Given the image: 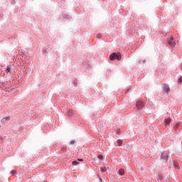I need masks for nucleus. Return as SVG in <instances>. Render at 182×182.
I'll list each match as a JSON object with an SVG mask.
<instances>
[{"label": "nucleus", "instance_id": "15", "mask_svg": "<svg viewBox=\"0 0 182 182\" xmlns=\"http://www.w3.org/2000/svg\"><path fill=\"white\" fill-rule=\"evenodd\" d=\"M63 18H64V19H70V16L68 14H63Z\"/></svg>", "mask_w": 182, "mask_h": 182}, {"label": "nucleus", "instance_id": "34", "mask_svg": "<svg viewBox=\"0 0 182 182\" xmlns=\"http://www.w3.org/2000/svg\"><path fill=\"white\" fill-rule=\"evenodd\" d=\"M44 182H48V181H45Z\"/></svg>", "mask_w": 182, "mask_h": 182}, {"label": "nucleus", "instance_id": "25", "mask_svg": "<svg viewBox=\"0 0 182 182\" xmlns=\"http://www.w3.org/2000/svg\"><path fill=\"white\" fill-rule=\"evenodd\" d=\"M178 83H182V76L179 77Z\"/></svg>", "mask_w": 182, "mask_h": 182}, {"label": "nucleus", "instance_id": "10", "mask_svg": "<svg viewBox=\"0 0 182 182\" xmlns=\"http://www.w3.org/2000/svg\"><path fill=\"white\" fill-rule=\"evenodd\" d=\"M11 68H12V65H7V67L6 68V72L7 73H11Z\"/></svg>", "mask_w": 182, "mask_h": 182}, {"label": "nucleus", "instance_id": "32", "mask_svg": "<svg viewBox=\"0 0 182 182\" xmlns=\"http://www.w3.org/2000/svg\"><path fill=\"white\" fill-rule=\"evenodd\" d=\"M12 90H14V88L11 89L10 92H12Z\"/></svg>", "mask_w": 182, "mask_h": 182}, {"label": "nucleus", "instance_id": "14", "mask_svg": "<svg viewBox=\"0 0 182 182\" xmlns=\"http://www.w3.org/2000/svg\"><path fill=\"white\" fill-rule=\"evenodd\" d=\"M80 163H79V161L77 160H75L72 162V165L73 166H79Z\"/></svg>", "mask_w": 182, "mask_h": 182}, {"label": "nucleus", "instance_id": "6", "mask_svg": "<svg viewBox=\"0 0 182 182\" xmlns=\"http://www.w3.org/2000/svg\"><path fill=\"white\" fill-rule=\"evenodd\" d=\"M163 90L164 92H166L167 95H168V93H170V87L168 86V85L164 84Z\"/></svg>", "mask_w": 182, "mask_h": 182}, {"label": "nucleus", "instance_id": "28", "mask_svg": "<svg viewBox=\"0 0 182 182\" xmlns=\"http://www.w3.org/2000/svg\"><path fill=\"white\" fill-rule=\"evenodd\" d=\"M22 54L25 56L26 55V53L24 51V52H22Z\"/></svg>", "mask_w": 182, "mask_h": 182}, {"label": "nucleus", "instance_id": "2", "mask_svg": "<svg viewBox=\"0 0 182 182\" xmlns=\"http://www.w3.org/2000/svg\"><path fill=\"white\" fill-rule=\"evenodd\" d=\"M168 45H169V46H171L172 49L176 46V40L174 39V37H173V36H171L169 40L168 41Z\"/></svg>", "mask_w": 182, "mask_h": 182}, {"label": "nucleus", "instance_id": "16", "mask_svg": "<svg viewBox=\"0 0 182 182\" xmlns=\"http://www.w3.org/2000/svg\"><path fill=\"white\" fill-rule=\"evenodd\" d=\"M173 166H174L175 168L180 170V166L177 164V163L173 162Z\"/></svg>", "mask_w": 182, "mask_h": 182}, {"label": "nucleus", "instance_id": "24", "mask_svg": "<svg viewBox=\"0 0 182 182\" xmlns=\"http://www.w3.org/2000/svg\"><path fill=\"white\" fill-rule=\"evenodd\" d=\"M97 39H100L102 38V33H98L97 35Z\"/></svg>", "mask_w": 182, "mask_h": 182}, {"label": "nucleus", "instance_id": "3", "mask_svg": "<svg viewBox=\"0 0 182 182\" xmlns=\"http://www.w3.org/2000/svg\"><path fill=\"white\" fill-rule=\"evenodd\" d=\"M161 159L162 160H165V161H167L168 160V151H164L161 154Z\"/></svg>", "mask_w": 182, "mask_h": 182}, {"label": "nucleus", "instance_id": "35", "mask_svg": "<svg viewBox=\"0 0 182 182\" xmlns=\"http://www.w3.org/2000/svg\"><path fill=\"white\" fill-rule=\"evenodd\" d=\"M63 150H65V149H63Z\"/></svg>", "mask_w": 182, "mask_h": 182}, {"label": "nucleus", "instance_id": "18", "mask_svg": "<svg viewBox=\"0 0 182 182\" xmlns=\"http://www.w3.org/2000/svg\"><path fill=\"white\" fill-rule=\"evenodd\" d=\"M73 84L74 85V86H75V87H77V80H74L73 81Z\"/></svg>", "mask_w": 182, "mask_h": 182}, {"label": "nucleus", "instance_id": "30", "mask_svg": "<svg viewBox=\"0 0 182 182\" xmlns=\"http://www.w3.org/2000/svg\"><path fill=\"white\" fill-rule=\"evenodd\" d=\"M100 182H102V178H99Z\"/></svg>", "mask_w": 182, "mask_h": 182}, {"label": "nucleus", "instance_id": "20", "mask_svg": "<svg viewBox=\"0 0 182 182\" xmlns=\"http://www.w3.org/2000/svg\"><path fill=\"white\" fill-rule=\"evenodd\" d=\"M97 159H99V160H103V156L101 155V154H99V155L97 156Z\"/></svg>", "mask_w": 182, "mask_h": 182}, {"label": "nucleus", "instance_id": "31", "mask_svg": "<svg viewBox=\"0 0 182 182\" xmlns=\"http://www.w3.org/2000/svg\"><path fill=\"white\" fill-rule=\"evenodd\" d=\"M142 62L143 63H146V60H144Z\"/></svg>", "mask_w": 182, "mask_h": 182}, {"label": "nucleus", "instance_id": "29", "mask_svg": "<svg viewBox=\"0 0 182 182\" xmlns=\"http://www.w3.org/2000/svg\"><path fill=\"white\" fill-rule=\"evenodd\" d=\"M11 4H15V0H11Z\"/></svg>", "mask_w": 182, "mask_h": 182}, {"label": "nucleus", "instance_id": "13", "mask_svg": "<svg viewBox=\"0 0 182 182\" xmlns=\"http://www.w3.org/2000/svg\"><path fill=\"white\" fill-rule=\"evenodd\" d=\"M118 173H119V176H124V169H123V168L119 169Z\"/></svg>", "mask_w": 182, "mask_h": 182}, {"label": "nucleus", "instance_id": "4", "mask_svg": "<svg viewBox=\"0 0 182 182\" xmlns=\"http://www.w3.org/2000/svg\"><path fill=\"white\" fill-rule=\"evenodd\" d=\"M136 107L137 110H141L144 107V104L141 101H137L136 103Z\"/></svg>", "mask_w": 182, "mask_h": 182}, {"label": "nucleus", "instance_id": "12", "mask_svg": "<svg viewBox=\"0 0 182 182\" xmlns=\"http://www.w3.org/2000/svg\"><path fill=\"white\" fill-rule=\"evenodd\" d=\"M83 67L85 69H89V68H90V64L87 63H83Z\"/></svg>", "mask_w": 182, "mask_h": 182}, {"label": "nucleus", "instance_id": "7", "mask_svg": "<svg viewBox=\"0 0 182 182\" xmlns=\"http://www.w3.org/2000/svg\"><path fill=\"white\" fill-rule=\"evenodd\" d=\"M11 120V117H6L3 119H1V122L3 124H5V123H6V122Z\"/></svg>", "mask_w": 182, "mask_h": 182}, {"label": "nucleus", "instance_id": "5", "mask_svg": "<svg viewBox=\"0 0 182 182\" xmlns=\"http://www.w3.org/2000/svg\"><path fill=\"white\" fill-rule=\"evenodd\" d=\"M67 114L69 117H73L76 115V112L73 111V109H68L67 111Z\"/></svg>", "mask_w": 182, "mask_h": 182}, {"label": "nucleus", "instance_id": "21", "mask_svg": "<svg viewBox=\"0 0 182 182\" xmlns=\"http://www.w3.org/2000/svg\"><path fill=\"white\" fill-rule=\"evenodd\" d=\"M11 174H12V176H16V170H12Z\"/></svg>", "mask_w": 182, "mask_h": 182}, {"label": "nucleus", "instance_id": "1", "mask_svg": "<svg viewBox=\"0 0 182 182\" xmlns=\"http://www.w3.org/2000/svg\"><path fill=\"white\" fill-rule=\"evenodd\" d=\"M109 60H122V53H120L119 52L112 53L109 55Z\"/></svg>", "mask_w": 182, "mask_h": 182}, {"label": "nucleus", "instance_id": "8", "mask_svg": "<svg viewBox=\"0 0 182 182\" xmlns=\"http://www.w3.org/2000/svg\"><path fill=\"white\" fill-rule=\"evenodd\" d=\"M164 123H165L166 126H168V124H170V123H171V118H166L164 119Z\"/></svg>", "mask_w": 182, "mask_h": 182}, {"label": "nucleus", "instance_id": "11", "mask_svg": "<svg viewBox=\"0 0 182 182\" xmlns=\"http://www.w3.org/2000/svg\"><path fill=\"white\" fill-rule=\"evenodd\" d=\"M107 168H109V167H105V166H104V167H101L100 168V171H101V173H106V171H107Z\"/></svg>", "mask_w": 182, "mask_h": 182}, {"label": "nucleus", "instance_id": "26", "mask_svg": "<svg viewBox=\"0 0 182 182\" xmlns=\"http://www.w3.org/2000/svg\"><path fill=\"white\" fill-rule=\"evenodd\" d=\"M77 161L78 163H79V161H83V159H77Z\"/></svg>", "mask_w": 182, "mask_h": 182}, {"label": "nucleus", "instance_id": "17", "mask_svg": "<svg viewBox=\"0 0 182 182\" xmlns=\"http://www.w3.org/2000/svg\"><path fill=\"white\" fill-rule=\"evenodd\" d=\"M117 143L119 146H120L121 144H123V141L122 139H118Z\"/></svg>", "mask_w": 182, "mask_h": 182}, {"label": "nucleus", "instance_id": "23", "mask_svg": "<svg viewBox=\"0 0 182 182\" xmlns=\"http://www.w3.org/2000/svg\"><path fill=\"white\" fill-rule=\"evenodd\" d=\"M75 143H76V141H75V140H71V141H70L69 144L73 145V144H75Z\"/></svg>", "mask_w": 182, "mask_h": 182}, {"label": "nucleus", "instance_id": "27", "mask_svg": "<svg viewBox=\"0 0 182 182\" xmlns=\"http://www.w3.org/2000/svg\"><path fill=\"white\" fill-rule=\"evenodd\" d=\"M1 85H2V86H4V87H5V86H6V84L5 82H2Z\"/></svg>", "mask_w": 182, "mask_h": 182}, {"label": "nucleus", "instance_id": "22", "mask_svg": "<svg viewBox=\"0 0 182 182\" xmlns=\"http://www.w3.org/2000/svg\"><path fill=\"white\" fill-rule=\"evenodd\" d=\"M158 178H159V182L161 181V180H163V176L159 175Z\"/></svg>", "mask_w": 182, "mask_h": 182}, {"label": "nucleus", "instance_id": "33", "mask_svg": "<svg viewBox=\"0 0 182 182\" xmlns=\"http://www.w3.org/2000/svg\"><path fill=\"white\" fill-rule=\"evenodd\" d=\"M119 131L117 132V134H119Z\"/></svg>", "mask_w": 182, "mask_h": 182}, {"label": "nucleus", "instance_id": "19", "mask_svg": "<svg viewBox=\"0 0 182 182\" xmlns=\"http://www.w3.org/2000/svg\"><path fill=\"white\" fill-rule=\"evenodd\" d=\"M178 127H180V124H176L174 126L175 130L178 129Z\"/></svg>", "mask_w": 182, "mask_h": 182}, {"label": "nucleus", "instance_id": "9", "mask_svg": "<svg viewBox=\"0 0 182 182\" xmlns=\"http://www.w3.org/2000/svg\"><path fill=\"white\" fill-rule=\"evenodd\" d=\"M42 53H43V55H44L45 56H46V55H48V53H49V52L48 51V49L46 48V47L43 48V49H42Z\"/></svg>", "mask_w": 182, "mask_h": 182}]
</instances>
